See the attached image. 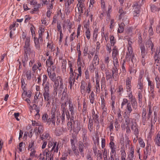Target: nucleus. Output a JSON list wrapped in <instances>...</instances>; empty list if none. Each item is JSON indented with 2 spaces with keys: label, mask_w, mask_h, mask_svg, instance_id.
I'll return each mask as SVG.
<instances>
[{
  "label": "nucleus",
  "mask_w": 160,
  "mask_h": 160,
  "mask_svg": "<svg viewBox=\"0 0 160 160\" xmlns=\"http://www.w3.org/2000/svg\"><path fill=\"white\" fill-rule=\"evenodd\" d=\"M53 64L52 57L49 56L48 58L46 61V65L48 67L47 69V71L49 78L53 82V97H55L57 96L59 84L60 85L59 91L61 92L64 89V85L63 79L61 76H58L56 77V74L54 71V68L51 67Z\"/></svg>",
  "instance_id": "1"
},
{
  "label": "nucleus",
  "mask_w": 160,
  "mask_h": 160,
  "mask_svg": "<svg viewBox=\"0 0 160 160\" xmlns=\"http://www.w3.org/2000/svg\"><path fill=\"white\" fill-rule=\"evenodd\" d=\"M132 79V77H127L126 79L125 83V88L127 92L128 96L129 99L130 100L131 104L133 108L136 109L137 108V104L136 100L133 96L131 88L132 87L131 81Z\"/></svg>",
  "instance_id": "2"
},
{
  "label": "nucleus",
  "mask_w": 160,
  "mask_h": 160,
  "mask_svg": "<svg viewBox=\"0 0 160 160\" xmlns=\"http://www.w3.org/2000/svg\"><path fill=\"white\" fill-rule=\"evenodd\" d=\"M20 38L21 39L24 41L23 49L25 54H30L32 57H33L35 56V52L33 50H31L30 48V37L27 36V33L23 32Z\"/></svg>",
  "instance_id": "3"
},
{
  "label": "nucleus",
  "mask_w": 160,
  "mask_h": 160,
  "mask_svg": "<svg viewBox=\"0 0 160 160\" xmlns=\"http://www.w3.org/2000/svg\"><path fill=\"white\" fill-rule=\"evenodd\" d=\"M49 84L50 83L48 82L46 83V84H45V85L44 86V91L43 93V96L44 98V101H48L50 100H51V98H52V99H56L57 98V95L56 97H53V90L52 92V96H51L50 95V93H49ZM59 85L60 84H59V86L58 88V91H59ZM66 88H64L63 89L61 92H62V91H63V93H64V92H65L66 89ZM59 93H61L60 92L58 91ZM58 93H57V94Z\"/></svg>",
  "instance_id": "4"
},
{
  "label": "nucleus",
  "mask_w": 160,
  "mask_h": 160,
  "mask_svg": "<svg viewBox=\"0 0 160 160\" xmlns=\"http://www.w3.org/2000/svg\"><path fill=\"white\" fill-rule=\"evenodd\" d=\"M132 42L130 39L128 40V51L127 52L126 55V60L128 61L131 60L132 62L133 63L135 61V59L134 54L132 53Z\"/></svg>",
  "instance_id": "5"
},
{
  "label": "nucleus",
  "mask_w": 160,
  "mask_h": 160,
  "mask_svg": "<svg viewBox=\"0 0 160 160\" xmlns=\"http://www.w3.org/2000/svg\"><path fill=\"white\" fill-rule=\"evenodd\" d=\"M38 147V146L35 140H31L29 141L28 150L30 152V156L31 157L34 158L37 157L36 149Z\"/></svg>",
  "instance_id": "6"
},
{
  "label": "nucleus",
  "mask_w": 160,
  "mask_h": 160,
  "mask_svg": "<svg viewBox=\"0 0 160 160\" xmlns=\"http://www.w3.org/2000/svg\"><path fill=\"white\" fill-rule=\"evenodd\" d=\"M59 143L56 141H49L48 143V149L53 154L57 153L58 151Z\"/></svg>",
  "instance_id": "7"
},
{
  "label": "nucleus",
  "mask_w": 160,
  "mask_h": 160,
  "mask_svg": "<svg viewBox=\"0 0 160 160\" xmlns=\"http://www.w3.org/2000/svg\"><path fill=\"white\" fill-rule=\"evenodd\" d=\"M69 108L68 110L69 111L71 112V115L70 114L69 111L68 110L66 111V118L69 120L70 118L71 120H74V115L75 112L74 111V107L73 104L71 102H69Z\"/></svg>",
  "instance_id": "8"
},
{
  "label": "nucleus",
  "mask_w": 160,
  "mask_h": 160,
  "mask_svg": "<svg viewBox=\"0 0 160 160\" xmlns=\"http://www.w3.org/2000/svg\"><path fill=\"white\" fill-rule=\"evenodd\" d=\"M113 66L112 69V74L111 75L113 79L116 81L118 79V68L119 67V63H113Z\"/></svg>",
  "instance_id": "9"
},
{
  "label": "nucleus",
  "mask_w": 160,
  "mask_h": 160,
  "mask_svg": "<svg viewBox=\"0 0 160 160\" xmlns=\"http://www.w3.org/2000/svg\"><path fill=\"white\" fill-rule=\"evenodd\" d=\"M144 83L143 82L138 81L136 88L138 89V97L139 99H141L142 98V93L144 90Z\"/></svg>",
  "instance_id": "10"
},
{
  "label": "nucleus",
  "mask_w": 160,
  "mask_h": 160,
  "mask_svg": "<svg viewBox=\"0 0 160 160\" xmlns=\"http://www.w3.org/2000/svg\"><path fill=\"white\" fill-rule=\"evenodd\" d=\"M66 109L65 108H64L63 110H62L61 116H60V114H57L56 123L57 124H59L60 123L61 119L62 124H63L65 122V116H66Z\"/></svg>",
  "instance_id": "11"
},
{
  "label": "nucleus",
  "mask_w": 160,
  "mask_h": 160,
  "mask_svg": "<svg viewBox=\"0 0 160 160\" xmlns=\"http://www.w3.org/2000/svg\"><path fill=\"white\" fill-rule=\"evenodd\" d=\"M78 3L77 5L79 13L80 15L83 13V12L85 9V0H78Z\"/></svg>",
  "instance_id": "12"
},
{
  "label": "nucleus",
  "mask_w": 160,
  "mask_h": 160,
  "mask_svg": "<svg viewBox=\"0 0 160 160\" xmlns=\"http://www.w3.org/2000/svg\"><path fill=\"white\" fill-rule=\"evenodd\" d=\"M100 68L102 72H105L107 77H108L109 78H111L112 76L111 75L110 70L108 69V66H107L106 65H105L104 63H102V64H100Z\"/></svg>",
  "instance_id": "13"
},
{
  "label": "nucleus",
  "mask_w": 160,
  "mask_h": 160,
  "mask_svg": "<svg viewBox=\"0 0 160 160\" xmlns=\"http://www.w3.org/2000/svg\"><path fill=\"white\" fill-rule=\"evenodd\" d=\"M119 55V52L116 46L114 47L112 50V57L113 63H119L118 57Z\"/></svg>",
  "instance_id": "14"
},
{
  "label": "nucleus",
  "mask_w": 160,
  "mask_h": 160,
  "mask_svg": "<svg viewBox=\"0 0 160 160\" xmlns=\"http://www.w3.org/2000/svg\"><path fill=\"white\" fill-rule=\"evenodd\" d=\"M42 156L44 157L46 156V160H53V154L51 153L50 150L48 149H46L42 151Z\"/></svg>",
  "instance_id": "15"
},
{
  "label": "nucleus",
  "mask_w": 160,
  "mask_h": 160,
  "mask_svg": "<svg viewBox=\"0 0 160 160\" xmlns=\"http://www.w3.org/2000/svg\"><path fill=\"white\" fill-rule=\"evenodd\" d=\"M92 120L94 121V126L96 127V128L98 130L99 128V116L98 113L95 114V111H93L92 112Z\"/></svg>",
  "instance_id": "16"
},
{
  "label": "nucleus",
  "mask_w": 160,
  "mask_h": 160,
  "mask_svg": "<svg viewBox=\"0 0 160 160\" xmlns=\"http://www.w3.org/2000/svg\"><path fill=\"white\" fill-rule=\"evenodd\" d=\"M77 62V66H78V73L77 74V76L76 78V80L78 81V79L79 78V77H80L82 75V68L81 67H83V65L85 64L84 61L82 60V61L78 62Z\"/></svg>",
  "instance_id": "17"
},
{
  "label": "nucleus",
  "mask_w": 160,
  "mask_h": 160,
  "mask_svg": "<svg viewBox=\"0 0 160 160\" xmlns=\"http://www.w3.org/2000/svg\"><path fill=\"white\" fill-rule=\"evenodd\" d=\"M151 152V145L150 144L147 143L145 148V150L144 151V154L143 156V159L146 160L148 156L150 155Z\"/></svg>",
  "instance_id": "18"
},
{
  "label": "nucleus",
  "mask_w": 160,
  "mask_h": 160,
  "mask_svg": "<svg viewBox=\"0 0 160 160\" xmlns=\"http://www.w3.org/2000/svg\"><path fill=\"white\" fill-rule=\"evenodd\" d=\"M78 152H79V156H76V158L77 159L81 158V157H84V153L83 152L84 151V146L83 144H82V143H81L79 142L78 144Z\"/></svg>",
  "instance_id": "19"
},
{
  "label": "nucleus",
  "mask_w": 160,
  "mask_h": 160,
  "mask_svg": "<svg viewBox=\"0 0 160 160\" xmlns=\"http://www.w3.org/2000/svg\"><path fill=\"white\" fill-rule=\"evenodd\" d=\"M34 43V46L35 48L38 50H39L41 47L42 46V43L43 40H41L38 38L36 37L33 39Z\"/></svg>",
  "instance_id": "20"
},
{
  "label": "nucleus",
  "mask_w": 160,
  "mask_h": 160,
  "mask_svg": "<svg viewBox=\"0 0 160 160\" xmlns=\"http://www.w3.org/2000/svg\"><path fill=\"white\" fill-rule=\"evenodd\" d=\"M40 137L41 140L42 141L46 140L49 141L51 138L50 134V132L48 131H45L42 135H41Z\"/></svg>",
  "instance_id": "21"
},
{
  "label": "nucleus",
  "mask_w": 160,
  "mask_h": 160,
  "mask_svg": "<svg viewBox=\"0 0 160 160\" xmlns=\"http://www.w3.org/2000/svg\"><path fill=\"white\" fill-rule=\"evenodd\" d=\"M76 77H69L68 80L69 86L68 87L71 91L72 90L73 87L74 83L75 82H77L78 81H78L76 80Z\"/></svg>",
  "instance_id": "22"
},
{
  "label": "nucleus",
  "mask_w": 160,
  "mask_h": 160,
  "mask_svg": "<svg viewBox=\"0 0 160 160\" xmlns=\"http://www.w3.org/2000/svg\"><path fill=\"white\" fill-rule=\"evenodd\" d=\"M24 73L28 80H30L31 79L34 78L35 77L34 73L32 72L30 70H26L24 72Z\"/></svg>",
  "instance_id": "23"
},
{
  "label": "nucleus",
  "mask_w": 160,
  "mask_h": 160,
  "mask_svg": "<svg viewBox=\"0 0 160 160\" xmlns=\"http://www.w3.org/2000/svg\"><path fill=\"white\" fill-rule=\"evenodd\" d=\"M79 142L82 143V144L83 145L85 148H88L90 145L88 138L85 134L83 135V136L82 142Z\"/></svg>",
  "instance_id": "24"
},
{
  "label": "nucleus",
  "mask_w": 160,
  "mask_h": 160,
  "mask_svg": "<svg viewBox=\"0 0 160 160\" xmlns=\"http://www.w3.org/2000/svg\"><path fill=\"white\" fill-rule=\"evenodd\" d=\"M32 66V70L34 73H35L37 69L39 71H40L41 69L42 65L39 62H38L37 63H34Z\"/></svg>",
  "instance_id": "25"
},
{
  "label": "nucleus",
  "mask_w": 160,
  "mask_h": 160,
  "mask_svg": "<svg viewBox=\"0 0 160 160\" xmlns=\"http://www.w3.org/2000/svg\"><path fill=\"white\" fill-rule=\"evenodd\" d=\"M43 127L42 123L38 127L35 128L34 131L35 133L37 134H41L43 132Z\"/></svg>",
  "instance_id": "26"
},
{
  "label": "nucleus",
  "mask_w": 160,
  "mask_h": 160,
  "mask_svg": "<svg viewBox=\"0 0 160 160\" xmlns=\"http://www.w3.org/2000/svg\"><path fill=\"white\" fill-rule=\"evenodd\" d=\"M44 31L45 29L43 27H41L39 28V30L38 31V38L40 39V41L43 40L42 36L44 35Z\"/></svg>",
  "instance_id": "27"
},
{
  "label": "nucleus",
  "mask_w": 160,
  "mask_h": 160,
  "mask_svg": "<svg viewBox=\"0 0 160 160\" xmlns=\"http://www.w3.org/2000/svg\"><path fill=\"white\" fill-rule=\"evenodd\" d=\"M69 68L70 69V72H69V77H76L77 76V73L75 72H74L72 68V64L70 63L69 64Z\"/></svg>",
  "instance_id": "28"
},
{
  "label": "nucleus",
  "mask_w": 160,
  "mask_h": 160,
  "mask_svg": "<svg viewBox=\"0 0 160 160\" xmlns=\"http://www.w3.org/2000/svg\"><path fill=\"white\" fill-rule=\"evenodd\" d=\"M109 147L111 149L110 152L116 153L117 147L113 142H110L109 143Z\"/></svg>",
  "instance_id": "29"
},
{
  "label": "nucleus",
  "mask_w": 160,
  "mask_h": 160,
  "mask_svg": "<svg viewBox=\"0 0 160 160\" xmlns=\"http://www.w3.org/2000/svg\"><path fill=\"white\" fill-rule=\"evenodd\" d=\"M119 13L120 14L119 16V19H122V20L123 21H124V19H125L127 18V17L125 15L126 14V13L124 12L122 8H120L119 9Z\"/></svg>",
  "instance_id": "30"
},
{
  "label": "nucleus",
  "mask_w": 160,
  "mask_h": 160,
  "mask_svg": "<svg viewBox=\"0 0 160 160\" xmlns=\"http://www.w3.org/2000/svg\"><path fill=\"white\" fill-rule=\"evenodd\" d=\"M146 47L147 48H150L151 49L152 51L151 53V54L153 53V52H154V49L153 48L154 45L151 41L149 40L147 42Z\"/></svg>",
  "instance_id": "31"
},
{
  "label": "nucleus",
  "mask_w": 160,
  "mask_h": 160,
  "mask_svg": "<svg viewBox=\"0 0 160 160\" xmlns=\"http://www.w3.org/2000/svg\"><path fill=\"white\" fill-rule=\"evenodd\" d=\"M132 111V109L131 107V104L130 103H127L126 109L125 110L124 113L126 115L128 114L129 115Z\"/></svg>",
  "instance_id": "32"
},
{
  "label": "nucleus",
  "mask_w": 160,
  "mask_h": 160,
  "mask_svg": "<svg viewBox=\"0 0 160 160\" xmlns=\"http://www.w3.org/2000/svg\"><path fill=\"white\" fill-rule=\"evenodd\" d=\"M124 91L123 87L122 85H120L118 87L117 89V92L119 97L122 96V94L123 92Z\"/></svg>",
  "instance_id": "33"
},
{
  "label": "nucleus",
  "mask_w": 160,
  "mask_h": 160,
  "mask_svg": "<svg viewBox=\"0 0 160 160\" xmlns=\"http://www.w3.org/2000/svg\"><path fill=\"white\" fill-rule=\"evenodd\" d=\"M154 142L157 146H160V131L158 132L154 139Z\"/></svg>",
  "instance_id": "34"
},
{
  "label": "nucleus",
  "mask_w": 160,
  "mask_h": 160,
  "mask_svg": "<svg viewBox=\"0 0 160 160\" xmlns=\"http://www.w3.org/2000/svg\"><path fill=\"white\" fill-rule=\"evenodd\" d=\"M134 148L133 147H132L130 149V151L129 153L128 154V158L130 160H134Z\"/></svg>",
  "instance_id": "35"
},
{
  "label": "nucleus",
  "mask_w": 160,
  "mask_h": 160,
  "mask_svg": "<svg viewBox=\"0 0 160 160\" xmlns=\"http://www.w3.org/2000/svg\"><path fill=\"white\" fill-rule=\"evenodd\" d=\"M155 82L156 83V87L158 89V92L160 93V80L159 77L157 76H156L155 78Z\"/></svg>",
  "instance_id": "36"
},
{
  "label": "nucleus",
  "mask_w": 160,
  "mask_h": 160,
  "mask_svg": "<svg viewBox=\"0 0 160 160\" xmlns=\"http://www.w3.org/2000/svg\"><path fill=\"white\" fill-rule=\"evenodd\" d=\"M147 80L148 82V86L150 90H154L155 85L153 82L150 80L149 78L148 77Z\"/></svg>",
  "instance_id": "37"
},
{
  "label": "nucleus",
  "mask_w": 160,
  "mask_h": 160,
  "mask_svg": "<svg viewBox=\"0 0 160 160\" xmlns=\"http://www.w3.org/2000/svg\"><path fill=\"white\" fill-rule=\"evenodd\" d=\"M140 48L141 50V55L142 58H145L147 52H146L145 47L144 45H141L140 47Z\"/></svg>",
  "instance_id": "38"
},
{
  "label": "nucleus",
  "mask_w": 160,
  "mask_h": 160,
  "mask_svg": "<svg viewBox=\"0 0 160 160\" xmlns=\"http://www.w3.org/2000/svg\"><path fill=\"white\" fill-rule=\"evenodd\" d=\"M153 58L160 59V47H158L156 48Z\"/></svg>",
  "instance_id": "39"
},
{
  "label": "nucleus",
  "mask_w": 160,
  "mask_h": 160,
  "mask_svg": "<svg viewBox=\"0 0 160 160\" xmlns=\"http://www.w3.org/2000/svg\"><path fill=\"white\" fill-rule=\"evenodd\" d=\"M132 129L136 137L138 138V136L139 134V130L136 126L133 125L132 127Z\"/></svg>",
  "instance_id": "40"
},
{
  "label": "nucleus",
  "mask_w": 160,
  "mask_h": 160,
  "mask_svg": "<svg viewBox=\"0 0 160 160\" xmlns=\"http://www.w3.org/2000/svg\"><path fill=\"white\" fill-rule=\"evenodd\" d=\"M98 31V29L97 28H95L94 29L93 37V41H96L97 40Z\"/></svg>",
  "instance_id": "41"
},
{
  "label": "nucleus",
  "mask_w": 160,
  "mask_h": 160,
  "mask_svg": "<svg viewBox=\"0 0 160 160\" xmlns=\"http://www.w3.org/2000/svg\"><path fill=\"white\" fill-rule=\"evenodd\" d=\"M119 28L118 30V32L119 33H121L123 32L124 30V28L125 26V24L123 22H122L118 24Z\"/></svg>",
  "instance_id": "42"
},
{
  "label": "nucleus",
  "mask_w": 160,
  "mask_h": 160,
  "mask_svg": "<svg viewBox=\"0 0 160 160\" xmlns=\"http://www.w3.org/2000/svg\"><path fill=\"white\" fill-rule=\"evenodd\" d=\"M47 48L50 49L52 52H53L55 50V47L54 45L52 42L51 41H49L48 43Z\"/></svg>",
  "instance_id": "43"
},
{
  "label": "nucleus",
  "mask_w": 160,
  "mask_h": 160,
  "mask_svg": "<svg viewBox=\"0 0 160 160\" xmlns=\"http://www.w3.org/2000/svg\"><path fill=\"white\" fill-rule=\"evenodd\" d=\"M99 60L98 56L96 53L93 60V64H95V66L98 65L99 64Z\"/></svg>",
  "instance_id": "44"
},
{
  "label": "nucleus",
  "mask_w": 160,
  "mask_h": 160,
  "mask_svg": "<svg viewBox=\"0 0 160 160\" xmlns=\"http://www.w3.org/2000/svg\"><path fill=\"white\" fill-rule=\"evenodd\" d=\"M35 93V95L34 96L33 102L34 103H37L38 102V99L39 97V95H40V97H41L42 96V95L40 92L39 93L36 92Z\"/></svg>",
  "instance_id": "45"
},
{
  "label": "nucleus",
  "mask_w": 160,
  "mask_h": 160,
  "mask_svg": "<svg viewBox=\"0 0 160 160\" xmlns=\"http://www.w3.org/2000/svg\"><path fill=\"white\" fill-rule=\"evenodd\" d=\"M89 98L90 102L92 104H93L95 101V94L93 91L91 93L89 96Z\"/></svg>",
  "instance_id": "46"
},
{
  "label": "nucleus",
  "mask_w": 160,
  "mask_h": 160,
  "mask_svg": "<svg viewBox=\"0 0 160 160\" xmlns=\"http://www.w3.org/2000/svg\"><path fill=\"white\" fill-rule=\"evenodd\" d=\"M71 148L72 151L74 152V154L76 157L79 156L78 150L77 149V147L75 145H71Z\"/></svg>",
  "instance_id": "47"
},
{
  "label": "nucleus",
  "mask_w": 160,
  "mask_h": 160,
  "mask_svg": "<svg viewBox=\"0 0 160 160\" xmlns=\"http://www.w3.org/2000/svg\"><path fill=\"white\" fill-rule=\"evenodd\" d=\"M96 82L95 88L96 92H97L99 93L100 91L99 80L98 79H96Z\"/></svg>",
  "instance_id": "48"
},
{
  "label": "nucleus",
  "mask_w": 160,
  "mask_h": 160,
  "mask_svg": "<svg viewBox=\"0 0 160 160\" xmlns=\"http://www.w3.org/2000/svg\"><path fill=\"white\" fill-rule=\"evenodd\" d=\"M85 88L86 86L84 82L83 83L82 82L81 85L80 86V92L82 94L85 95L86 91Z\"/></svg>",
  "instance_id": "49"
},
{
  "label": "nucleus",
  "mask_w": 160,
  "mask_h": 160,
  "mask_svg": "<svg viewBox=\"0 0 160 160\" xmlns=\"http://www.w3.org/2000/svg\"><path fill=\"white\" fill-rule=\"evenodd\" d=\"M88 127L89 131L91 132L93 128V121L91 118L89 119Z\"/></svg>",
  "instance_id": "50"
},
{
  "label": "nucleus",
  "mask_w": 160,
  "mask_h": 160,
  "mask_svg": "<svg viewBox=\"0 0 160 160\" xmlns=\"http://www.w3.org/2000/svg\"><path fill=\"white\" fill-rule=\"evenodd\" d=\"M143 76L144 71L143 70L140 71L139 72V76H138V81L143 82Z\"/></svg>",
  "instance_id": "51"
},
{
  "label": "nucleus",
  "mask_w": 160,
  "mask_h": 160,
  "mask_svg": "<svg viewBox=\"0 0 160 160\" xmlns=\"http://www.w3.org/2000/svg\"><path fill=\"white\" fill-rule=\"evenodd\" d=\"M129 71L130 74L135 75L137 71V69L135 67L133 66L132 67H131L129 68Z\"/></svg>",
  "instance_id": "52"
},
{
  "label": "nucleus",
  "mask_w": 160,
  "mask_h": 160,
  "mask_svg": "<svg viewBox=\"0 0 160 160\" xmlns=\"http://www.w3.org/2000/svg\"><path fill=\"white\" fill-rule=\"evenodd\" d=\"M32 126L35 127V128L38 127L42 124V123L38 121L32 120Z\"/></svg>",
  "instance_id": "53"
},
{
  "label": "nucleus",
  "mask_w": 160,
  "mask_h": 160,
  "mask_svg": "<svg viewBox=\"0 0 160 160\" xmlns=\"http://www.w3.org/2000/svg\"><path fill=\"white\" fill-rule=\"evenodd\" d=\"M110 42L112 46H114L116 42V40L113 36L111 35L110 36Z\"/></svg>",
  "instance_id": "54"
},
{
  "label": "nucleus",
  "mask_w": 160,
  "mask_h": 160,
  "mask_svg": "<svg viewBox=\"0 0 160 160\" xmlns=\"http://www.w3.org/2000/svg\"><path fill=\"white\" fill-rule=\"evenodd\" d=\"M85 34L87 39L88 40L90 39L91 37V32L89 28H87V29L85 31Z\"/></svg>",
  "instance_id": "55"
},
{
  "label": "nucleus",
  "mask_w": 160,
  "mask_h": 160,
  "mask_svg": "<svg viewBox=\"0 0 160 160\" xmlns=\"http://www.w3.org/2000/svg\"><path fill=\"white\" fill-rule=\"evenodd\" d=\"M92 149L93 151V153L95 156H96L99 153L101 152V151L100 150H98L96 146H94L92 148Z\"/></svg>",
  "instance_id": "56"
},
{
  "label": "nucleus",
  "mask_w": 160,
  "mask_h": 160,
  "mask_svg": "<svg viewBox=\"0 0 160 160\" xmlns=\"http://www.w3.org/2000/svg\"><path fill=\"white\" fill-rule=\"evenodd\" d=\"M128 103V100L127 99H123L121 104V108L122 109H123L124 108V106H125L126 104L127 105V103Z\"/></svg>",
  "instance_id": "57"
},
{
  "label": "nucleus",
  "mask_w": 160,
  "mask_h": 160,
  "mask_svg": "<svg viewBox=\"0 0 160 160\" xmlns=\"http://www.w3.org/2000/svg\"><path fill=\"white\" fill-rule=\"evenodd\" d=\"M68 120L69 121L67 124L68 128L69 130L70 129V130H71L72 128V122H74V120L73 121L71 120L70 118Z\"/></svg>",
  "instance_id": "58"
},
{
  "label": "nucleus",
  "mask_w": 160,
  "mask_h": 160,
  "mask_svg": "<svg viewBox=\"0 0 160 160\" xmlns=\"http://www.w3.org/2000/svg\"><path fill=\"white\" fill-rule=\"evenodd\" d=\"M92 153L91 152H88L86 156L87 160H94L92 157Z\"/></svg>",
  "instance_id": "59"
},
{
  "label": "nucleus",
  "mask_w": 160,
  "mask_h": 160,
  "mask_svg": "<svg viewBox=\"0 0 160 160\" xmlns=\"http://www.w3.org/2000/svg\"><path fill=\"white\" fill-rule=\"evenodd\" d=\"M115 98L114 96H111V104L112 109H114L115 108Z\"/></svg>",
  "instance_id": "60"
},
{
  "label": "nucleus",
  "mask_w": 160,
  "mask_h": 160,
  "mask_svg": "<svg viewBox=\"0 0 160 160\" xmlns=\"http://www.w3.org/2000/svg\"><path fill=\"white\" fill-rule=\"evenodd\" d=\"M121 158L126 157V153L125 152V149L124 148H122L120 150Z\"/></svg>",
  "instance_id": "61"
},
{
  "label": "nucleus",
  "mask_w": 160,
  "mask_h": 160,
  "mask_svg": "<svg viewBox=\"0 0 160 160\" xmlns=\"http://www.w3.org/2000/svg\"><path fill=\"white\" fill-rule=\"evenodd\" d=\"M89 9L90 10H91L93 8L94 4L95 2V0H89Z\"/></svg>",
  "instance_id": "62"
},
{
  "label": "nucleus",
  "mask_w": 160,
  "mask_h": 160,
  "mask_svg": "<svg viewBox=\"0 0 160 160\" xmlns=\"http://www.w3.org/2000/svg\"><path fill=\"white\" fill-rule=\"evenodd\" d=\"M101 88H102L105 86L106 81L105 78L103 77L102 78L101 80Z\"/></svg>",
  "instance_id": "63"
},
{
  "label": "nucleus",
  "mask_w": 160,
  "mask_h": 160,
  "mask_svg": "<svg viewBox=\"0 0 160 160\" xmlns=\"http://www.w3.org/2000/svg\"><path fill=\"white\" fill-rule=\"evenodd\" d=\"M138 142L140 147L142 148H144L145 146V143L143 139L141 138L138 139Z\"/></svg>",
  "instance_id": "64"
}]
</instances>
